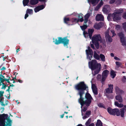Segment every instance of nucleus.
Here are the masks:
<instances>
[{
	"instance_id": "473e14b6",
	"label": "nucleus",
	"mask_w": 126,
	"mask_h": 126,
	"mask_svg": "<svg viewBox=\"0 0 126 126\" xmlns=\"http://www.w3.org/2000/svg\"><path fill=\"white\" fill-rule=\"evenodd\" d=\"M118 35L121 38V41L122 39H123L124 41H125L124 37V34L123 33H119Z\"/></svg>"
},
{
	"instance_id": "bf43d9fd",
	"label": "nucleus",
	"mask_w": 126,
	"mask_h": 126,
	"mask_svg": "<svg viewBox=\"0 0 126 126\" xmlns=\"http://www.w3.org/2000/svg\"><path fill=\"white\" fill-rule=\"evenodd\" d=\"M4 108H2L1 109V110H2V111H3L4 110Z\"/></svg>"
},
{
	"instance_id": "a211bd4d",
	"label": "nucleus",
	"mask_w": 126,
	"mask_h": 126,
	"mask_svg": "<svg viewBox=\"0 0 126 126\" xmlns=\"http://www.w3.org/2000/svg\"><path fill=\"white\" fill-rule=\"evenodd\" d=\"M92 88L94 94L96 95L97 94V89L96 86L94 84L92 85Z\"/></svg>"
},
{
	"instance_id": "412c9836",
	"label": "nucleus",
	"mask_w": 126,
	"mask_h": 126,
	"mask_svg": "<svg viewBox=\"0 0 126 126\" xmlns=\"http://www.w3.org/2000/svg\"><path fill=\"white\" fill-rule=\"evenodd\" d=\"M116 99L120 102H122L123 101L121 96L120 95H117L115 97Z\"/></svg>"
},
{
	"instance_id": "6e6d98bb",
	"label": "nucleus",
	"mask_w": 126,
	"mask_h": 126,
	"mask_svg": "<svg viewBox=\"0 0 126 126\" xmlns=\"http://www.w3.org/2000/svg\"><path fill=\"white\" fill-rule=\"evenodd\" d=\"M18 81L20 83H22V80H18Z\"/></svg>"
},
{
	"instance_id": "c85d7f7f",
	"label": "nucleus",
	"mask_w": 126,
	"mask_h": 126,
	"mask_svg": "<svg viewBox=\"0 0 126 126\" xmlns=\"http://www.w3.org/2000/svg\"><path fill=\"white\" fill-rule=\"evenodd\" d=\"M78 17L80 22H82L83 21L82 15V14H80L78 15Z\"/></svg>"
},
{
	"instance_id": "ea45409f",
	"label": "nucleus",
	"mask_w": 126,
	"mask_h": 126,
	"mask_svg": "<svg viewBox=\"0 0 126 126\" xmlns=\"http://www.w3.org/2000/svg\"><path fill=\"white\" fill-rule=\"evenodd\" d=\"M101 78V75H100L98 74L97 76V80H99Z\"/></svg>"
},
{
	"instance_id": "4be33fe9",
	"label": "nucleus",
	"mask_w": 126,
	"mask_h": 126,
	"mask_svg": "<svg viewBox=\"0 0 126 126\" xmlns=\"http://www.w3.org/2000/svg\"><path fill=\"white\" fill-rule=\"evenodd\" d=\"M94 31V30L93 29H90L88 30V34L90 39H91L92 34Z\"/></svg>"
},
{
	"instance_id": "f03ea898",
	"label": "nucleus",
	"mask_w": 126,
	"mask_h": 126,
	"mask_svg": "<svg viewBox=\"0 0 126 126\" xmlns=\"http://www.w3.org/2000/svg\"><path fill=\"white\" fill-rule=\"evenodd\" d=\"M89 67L92 71L93 74L98 73L101 68V64L98 63L95 60H93L89 63Z\"/></svg>"
},
{
	"instance_id": "423d86ee",
	"label": "nucleus",
	"mask_w": 126,
	"mask_h": 126,
	"mask_svg": "<svg viewBox=\"0 0 126 126\" xmlns=\"http://www.w3.org/2000/svg\"><path fill=\"white\" fill-rule=\"evenodd\" d=\"M92 43L94 44L96 47L98 48L99 47L98 42H103L104 41V40L102 39L101 37L99 34H95L92 37Z\"/></svg>"
},
{
	"instance_id": "6ab92c4d",
	"label": "nucleus",
	"mask_w": 126,
	"mask_h": 126,
	"mask_svg": "<svg viewBox=\"0 0 126 126\" xmlns=\"http://www.w3.org/2000/svg\"><path fill=\"white\" fill-rule=\"evenodd\" d=\"M9 79H5L4 77L1 75H0V81L2 82H4L5 80L7 81L8 82H9Z\"/></svg>"
},
{
	"instance_id": "f3484780",
	"label": "nucleus",
	"mask_w": 126,
	"mask_h": 126,
	"mask_svg": "<svg viewBox=\"0 0 126 126\" xmlns=\"http://www.w3.org/2000/svg\"><path fill=\"white\" fill-rule=\"evenodd\" d=\"M115 92L116 94L118 95H120L123 94L124 92L122 90L120 89L118 87H116L115 88Z\"/></svg>"
},
{
	"instance_id": "603ef678",
	"label": "nucleus",
	"mask_w": 126,
	"mask_h": 126,
	"mask_svg": "<svg viewBox=\"0 0 126 126\" xmlns=\"http://www.w3.org/2000/svg\"><path fill=\"white\" fill-rule=\"evenodd\" d=\"M123 17L124 18L126 19V14H125L124 15Z\"/></svg>"
},
{
	"instance_id": "e433bc0d",
	"label": "nucleus",
	"mask_w": 126,
	"mask_h": 126,
	"mask_svg": "<svg viewBox=\"0 0 126 126\" xmlns=\"http://www.w3.org/2000/svg\"><path fill=\"white\" fill-rule=\"evenodd\" d=\"M80 27H81L82 30H83L87 28V26L85 25H84L83 26H80Z\"/></svg>"
},
{
	"instance_id": "b1692460",
	"label": "nucleus",
	"mask_w": 126,
	"mask_h": 126,
	"mask_svg": "<svg viewBox=\"0 0 126 126\" xmlns=\"http://www.w3.org/2000/svg\"><path fill=\"white\" fill-rule=\"evenodd\" d=\"M109 7L108 5H105L103 9V11L105 13H107L109 11Z\"/></svg>"
},
{
	"instance_id": "c9c22d12",
	"label": "nucleus",
	"mask_w": 126,
	"mask_h": 126,
	"mask_svg": "<svg viewBox=\"0 0 126 126\" xmlns=\"http://www.w3.org/2000/svg\"><path fill=\"white\" fill-rule=\"evenodd\" d=\"M83 34L84 35V37L86 38H87L88 37V34L87 33V32L84 31L83 32Z\"/></svg>"
},
{
	"instance_id": "2f4dec72",
	"label": "nucleus",
	"mask_w": 126,
	"mask_h": 126,
	"mask_svg": "<svg viewBox=\"0 0 126 126\" xmlns=\"http://www.w3.org/2000/svg\"><path fill=\"white\" fill-rule=\"evenodd\" d=\"M100 57L102 61L104 62L105 61V57L104 55L100 54Z\"/></svg>"
},
{
	"instance_id": "5701e85b",
	"label": "nucleus",
	"mask_w": 126,
	"mask_h": 126,
	"mask_svg": "<svg viewBox=\"0 0 126 126\" xmlns=\"http://www.w3.org/2000/svg\"><path fill=\"white\" fill-rule=\"evenodd\" d=\"M110 77L112 78H114L116 76V73L114 71L111 70L110 72Z\"/></svg>"
},
{
	"instance_id": "c03bdc74",
	"label": "nucleus",
	"mask_w": 126,
	"mask_h": 126,
	"mask_svg": "<svg viewBox=\"0 0 126 126\" xmlns=\"http://www.w3.org/2000/svg\"><path fill=\"white\" fill-rule=\"evenodd\" d=\"M3 100V98H1L0 100V102L1 103H2V101ZM1 105L3 106H5V105L4 104H3L2 103L1 104Z\"/></svg>"
},
{
	"instance_id": "c756f323",
	"label": "nucleus",
	"mask_w": 126,
	"mask_h": 126,
	"mask_svg": "<svg viewBox=\"0 0 126 126\" xmlns=\"http://www.w3.org/2000/svg\"><path fill=\"white\" fill-rule=\"evenodd\" d=\"M102 124L101 121L99 120H98L96 125V126H102Z\"/></svg>"
},
{
	"instance_id": "393cba45",
	"label": "nucleus",
	"mask_w": 126,
	"mask_h": 126,
	"mask_svg": "<svg viewBox=\"0 0 126 126\" xmlns=\"http://www.w3.org/2000/svg\"><path fill=\"white\" fill-rule=\"evenodd\" d=\"M114 105L118 107L121 108L124 106L121 103H119L117 101H115L114 102Z\"/></svg>"
},
{
	"instance_id": "4468645a",
	"label": "nucleus",
	"mask_w": 126,
	"mask_h": 126,
	"mask_svg": "<svg viewBox=\"0 0 126 126\" xmlns=\"http://www.w3.org/2000/svg\"><path fill=\"white\" fill-rule=\"evenodd\" d=\"M105 37L106 41L108 42H111L112 41V39L110 36L108 32L107 31L105 33Z\"/></svg>"
},
{
	"instance_id": "7c9ffc66",
	"label": "nucleus",
	"mask_w": 126,
	"mask_h": 126,
	"mask_svg": "<svg viewBox=\"0 0 126 126\" xmlns=\"http://www.w3.org/2000/svg\"><path fill=\"white\" fill-rule=\"evenodd\" d=\"M89 2H90L93 4H95L97 3L98 2V0H88Z\"/></svg>"
},
{
	"instance_id": "a878e982",
	"label": "nucleus",
	"mask_w": 126,
	"mask_h": 126,
	"mask_svg": "<svg viewBox=\"0 0 126 126\" xmlns=\"http://www.w3.org/2000/svg\"><path fill=\"white\" fill-rule=\"evenodd\" d=\"M91 12H91L90 13H88L85 15V16L84 23H85L87 22L88 18L90 15Z\"/></svg>"
},
{
	"instance_id": "79ce46f5",
	"label": "nucleus",
	"mask_w": 126,
	"mask_h": 126,
	"mask_svg": "<svg viewBox=\"0 0 126 126\" xmlns=\"http://www.w3.org/2000/svg\"><path fill=\"white\" fill-rule=\"evenodd\" d=\"M120 26L118 25H116L115 29L117 30H118L120 28Z\"/></svg>"
},
{
	"instance_id": "6e6552de",
	"label": "nucleus",
	"mask_w": 126,
	"mask_h": 126,
	"mask_svg": "<svg viewBox=\"0 0 126 126\" xmlns=\"http://www.w3.org/2000/svg\"><path fill=\"white\" fill-rule=\"evenodd\" d=\"M120 12H118L117 13H114L111 16L114 21H116L121 19V17L120 16L119 13Z\"/></svg>"
},
{
	"instance_id": "4d7b16f0",
	"label": "nucleus",
	"mask_w": 126,
	"mask_h": 126,
	"mask_svg": "<svg viewBox=\"0 0 126 126\" xmlns=\"http://www.w3.org/2000/svg\"><path fill=\"white\" fill-rule=\"evenodd\" d=\"M110 55L112 57H113L114 56V54L113 53H111Z\"/></svg>"
},
{
	"instance_id": "5fc2aeb1",
	"label": "nucleus",
	"mask_w": 126,
	"mask_h": 126,
	"mask_svg": "<svg viewBox=\"0 0 126 126\" xmlns=\"http://www.w3.org/2000/svg\"><path fill=\"white\" fill-rule=\"evenodd\" d=\"M5 69L6 68L5 67H3L1 69V70H3Z\"/></svg>"
},
{
	"instance_id": "680f3d73",
	"label": "nucleus",
	"mask_w": 126,
	"mask_h": 126,
	"mask_svg": "<svg viewBox=\"0 0 126 126\" xmlns=\"http://www.w3.org/2000/svg\"><path fill=\"white\" fill-rule=\"evenodd\" d=\"M83 126L81 124H79L78 125V126Z\"/></svg>"
},
{
	"instance_id": "0eeeda50",
	"label": "nucleus",
	"mask_w": 126,
	"mask_h": 126,
	"mask_svg": "<svg viewBox=\"0 0 126 126\" xmlns=\"http://www.w3.org/2000/svg\"><path fill=\"white\" fill-rule=\"evenodd\" d=\"M86 52L87 56V59L89 60H91L92 58L93 53L90 47H88V49L86 50Z\"/></svg>"
},
{
	"instance_id": "bb28decb",
	"label": "nucleus",
	"mask_w": 126,
	"mask_h": 126,
	"mask_svg": "<svg viewBox=\"0 0 126 126\" xmlns=\"http://www.w3.org/2000/svg\"><path fill=\"white\" fill-rule=\"evenodd\" d=\"M38 2V0H31L30 3L31 5H34L37 4Z\"/></svg>"
},
{
	"instance_id": "4c0bfd02",
	"label": "nucleus",
	"mask_w": 126,
	"mask_h": 126,
	"mask_svg": "<svg viewBox=\"0 0 126 126\" xmlns=\"http://www.w3.org/2000/svg\"><path fill=\"white\" fill-rule=\"evenodd\" d=\"M91 119H89L86 122L85 125L87 126L91 122Z\"/></svg>"
},
{
	"instance_id": "49530a36",
	"label": "nucleus",
	"mask_w": 126,
	"mask_h": 126,
	"mask_svg": "<svg viewBox=\"0 0 126 126\" xmlns=\"http://www.w3.org/2000/svg\"><path fill=\"white\" fill-rule=\"evenodd\" d=\"M3 91H0V96H3V94L4 93Z\"/></svg>"
},
{
	"instance_id": "58836bf2",
	"label": "nucleus",
	"mask_w": 126,
	"mask_h": 126,
	"mask_svg": "<svg viewBox=\"0 0 126 126\" xmlns=\"http://www.w3.org/2000/svg\"><path fill=\"white\" fill-rule=\"evenodd\" d=\"M121 42L122 45L126 46V42L125 41H124L123 39H122L121 40Z\"/></svg>"
},
{
	"instance_id": "ddd939ff",
	"label": "nucleus",
	"mask_w": 126,
	"mask_h": 126,
	"mask_svg": "<svg viewBox=\"0 0 126 126\" xmlns=\"http://www.w3.org/2000/svg\"><path fill=\"white\" fill-rule=\"evenodd\" d=\"M33 13V11L32 9H28L26 11V14H25L24 17L25 19H26L27 18L28 16L29 15L28 14H32Z\"/></svg>"
},
{
	"instance_id": "3c124183",
	"label": "nucleus",
	"mask_w": 126,
	"mask_h": 126,
	"mask_svg": "<svg viewBox=\"0 0 126 126\" xmlns=\"http://www.w3.org/2000/svg\"><path fill=\"white\" fill-rule=\"evenodd\" d=\"M47 0H39L40 1H43L45 2L47 1Z\"/></svg>"
},
{
	"instance_id": "de8ad7c7",
	"label": "nucleus",
	"mask_w": 126,
	"mask_h": 126,
	"mask_svg": "<svg viewBox=\"0 0 126 126\" xmlns=\"http://www.w3.org/2000/svg\"><path fill=\"white\" fill-rule=\"evenodd\" d=\"M122 109H123L124 111V110L126 111V105H124V106L123 108H122Z\"/></svg>"
},
{
	"instance_id": "a19ab883",
	"label": "nucleus",
	"mask_w": 126,
	"mask_h": 126,
	"mask_svg": "<svg viewBox=\"0 0 126 126\" xmlns=\"http://www.w3.org/2000/svg\"><path fill=\"white\" fill-rule=\"evenodd\" d=\"M123 27L124 28L125 31L126 32V22L124 23L123 24Z\"/></svg>"
},
{
	"instance_id": "a18cd8bd",
	"label": "nucleus",
	"mask_w": 126,
	"mask_h": 126,
	"mask_svg": "<svg viewBox=\"0 0 126 126\" xmlns=\"http://www.w3.org/2000/svg\"><path fill=\"white\" fill-rule=\"evenodd\" d=\"M114 59L115 60H117L118 61H120V59L118 58L117 57H115L114 58Z\"/></svg>"
},
{
	"instance_id": "f8f14e48",
	"label": "nucleus",
	"mask_w": 126,
	"mask_h": 126,
	"mask_svg": "<svg viewBox=\"0 0 126 126\" xmlns=\"http://www.w3.org/2000/svg\"><path fill=\"white\" fill-rule=\"evenodd\" d=\"M45 6V5H41L37 6L34 9L35 12L37 13L39 11L43 9L44 8Z\"/></svg>"
},
{
	"instance_id": "864d4df0",
	"label": "nucleus",
	"mask_w": 126,
	"mask_h": 126,
	"mask_svg": "<svg viewBox=\"0 0 126 126\" xmlns=\"http://www.w3.org/2000/svg\"><path fill=\"white\" fill-rule=\"evenodd\" d=\"M91 46L92 48H94V47L93 45L91 43Z\"/></svg>"
},
{
	"instance_id": "774afa93",
	"label": "nucleus",
	"mask_w": 126,
	"mask_h": 126,
	"mask_svg": "<svg viewBox=\"0 0 126 126\" xmlns=\"http://www.w3.org/2000/svg\"><path fill=\"white\" fill-rule=\"evenodd\" d=\"M64 113H66V114H67L68 113V112H64Z\"/></svg>"
},
{
	"instance_id": "9d476101",
	"label": "nucleus",
	"mask_w": 126,
	"mask_h": 126,
	"mask_svg": "<svg viewBox=\"0 0 126 126\" xmlns=\"http://www.w3.org/2000/svg\"><path fill=\"white\" fill-rule=\"evenodd\" d=\"M109 74V71L107 70H104L103 72L102 75V80L104 81L106 79Z\"/></svg>"
},
{
	"instance_id": "f257e3e1",
	"label": "nucleus",
	"mask_w": 126,
	"mask_h": 126,
	"mask_svg": "<svg viewBox=\"0 0 126 126\" xmlns=\"http://www.w3.org/2000/svg\"><path fill=\"white\" fill-rule=\"evenodd\" d=\"M75 88L78 90V94L80 96L78 101L81 105L82 115L83 118L84 119L88 117L91 114L90 111H87L84 114L83 112L87 110V107L89 106L91 102L92 97L89 94L87 93L85 94V98H83V96L84 94V91L86 88V86L84 82H80L75 86Z\"/></svg>"
},
{
	"instance_id": "e2e57ef3",
	"label": "nucleus",
	"mask_w": 126,
	"mask_h": 126,
	"mask_svg": "<svg viewBox=\"0 0 126 126\" xmlns=\"http://www.w3.org/2000/svg\"><path fill=\"white\" fill-rule=\"evenodd\" d=\"M114 0H112V1H110V3H113L114 2Z\"/></svg>"
},
{
	"instance_id": "dca6fc26",
	"label": "nucleus",
	"mask_w": 126,
	"mask_h": 126,
	"mask_svg": "<svg viewBox=\"0 0 126 126\" xmlns=\"http://www.w3.org/2000/svg\"><path fill=\"white\" fill-rule=\"evenodd\" d=\"M115 92L116 94L118 95H120L123 94L124 92L122 90L120 89L118 87H116L115 88Z\"/></svg>"
},
{
	"instance_id": "052dcab7",
	"label": "nucleus",
	"mask_w": 126,
	"mask_h": 126,
	"mask_svg": "<svg viewBox=\"0 0 126 126\" xmlns=\"http://www.w3.org/2000/svg\"><path fill=\"white\" fill-rule=\"evenodd\" d=\"M20 50H19V48H18L17 50H16V51L17 52V53L18 51H19Z\"/></svg>"
},
{
	"instance_id": "39448f33",
	"label": "nucleus",
	"mask_w": 126,
	"mask_h": 126,
	"mask_svg": "<svg viewBox=\"0 0 126 126\" xmlns=\"http://www.w3.org/2000/svg\"><path fill=\"white\" fill-rule=\"evenodd\" d=\"M53 42L56 45H58L62 43H63L64 46L67 48L68 47L67 45L68 44L69 40L68 39L67 37H65L63 38L59 37L58 39L53 38Z\"/></svg>"
},
{
	"instance_id": "20e7f679",
	"label": "nucleus",
	"mask_w": 126,
	"mask_h": 126,
	"mask_svg": "<svg viewBox=\"0 0 126 126\" xmlns=\"http://www.w3.org/2000/svg\"><path fill=\"white\" fill-rule=\"evenodd\" d=\"M7 116V114H4L0 115V126H11L10 120L7 119V121H5Z\"/></svg>"
},
{
	"instance_id": "2eb2a0df",
	"label": "nucleus",
	"mask_w": 126,
	"mask_h": 126,
	"mask_svg": "<svg viewBox=\"0 0 126 126\" xmlns=\"http://www.w3.org/2000/svg\"><path fill=\"white\" fill-rule=\"evenodd\" d=\"M104 25V24L103 23L95 24L94 26V27L95 29L98 30L103 26Z\"/></svg>"
},
{
	"instance_id": "0e129e2a",
	"label": "nucleus",
	"mask_w": 126,
	"mask_h": 126,
	"mask_svg": "<svg viewBox=\"0 0 126 126\" xmlns=\"http://www.w3.org/2000/svg\"><path fill=\"white\" fill-rule=\"evenodd\" d=\"M16 102L17 103V104H19V102H18V100L16 101Z\"/></svg>"
},
{
	"instance_id": "7ed1b4c3",
	"label": "nucleus",
	"mask_w": 126,
	"mask_h": 126,
	"mask_svg": "<svg viewBox=\"0 0 126 126\" xmlns=\"http://www.w3.org/2000/svg\"><path fill=\"white\" fill-rule=\"evenodd\" d=\"M107 110L108 112L110 114L114 115H116L117 116H121L122 117H124L125 111H124L123 109H121L120 110L118 109H112L111 108H109Z\"/></svg>"
},
{
	"instance_id": "aec40b11",
	"label": "nucleus",
	"mask_w": 126,
	"mask_h": 126,
	"mask_svg": "<svg viewBox=\"0 0 126 126\" xmlns=\"http://www.w3.org/2000/svg\"><path fill=\"white\" fill-rule=\"evenodd\" d=\"M97 20H102L103 19V16L101 14H98L96 16Z\"/></svg>"
},
{
	"instance_id": "338daca9",
	"label": "nucleus",
	"mask_w": 126,
	"mask_h": 126,
	"mask_svg": "<svg viewBox=\"0 0 126 126\" xmlns=\"http://www.w3.org/2000/svg\"><path fill=\"white\" fill-rule=\"evenodd\" d=\"M104 66L105 67H106L107 66V65H104Z\"/></svg>"
},
{
	"instance_id": "37998d69",
	"label": "nucleus",
	"mask_w": 126,
	"mask_h": 126,
	"mask_svg": "<svg viewBox=\"0 0 126 126\" xmlns=\"http://www.w3.org/2000/svg\"><path fill=\"white\" fill-rule=\"evenodd\" d=\"M111 32L113 34V35L112 36V37H113L115 35V34L114 33V31L112 30H111Z\"/></svg>"
},
{
	"instance_id": "13d9d810",
	"label": "nucleus",
	"mask_w": 126,
	"mask_h": 126,
	"mask_svg": "<svg viewBox=\"0 0 126 126\" xmlns=\"http://www.w3.org/2000/svg\"><path fill=\"white\" fill-rule=\"evenodd\" d=\"M64 114H63V115H61V118H63V116H64Z\"/></svg>"
},
{
	"instance_id": "09e8293b",
	"label": "nucleus",
	"mask_w": 126,
	"mask_h": 126,
	"mask_svg": "<svg viewBox=\"0 0 126 126\" xmlns=\"http://www.w3.org/2000/svg\"><path fill=\"white\" fill-rule=\"evenodd\" d=\"M88 126H94V125L93 123H92L89 125Z\"/></svg>"
},
{
	"instance_id": "9b49d317",
	"label": "nucleus",
	"mask_w": 126,
	"mask_h": 126,
	"mask_svg": "<svg viewBox=\"0 0 126 126\" xmlns=\"http://www.w3.org/2000/svg\"><path fill=\"white\" fill-rule=\"evenodd\" d=\"M109 87L105 90V92L106 93L109 94L112 93L113 89V85L112 84L109 85Z\"/></svg>"
},
{
	"instance_id": "8fccbe9b",
	"label": "nucleus",
	"mask_w": 126,
	"mask_h": 126,
	"mask_svg": "<svg viewBox=\"0 0 126 126\" xmlns=\"http://www.w3.org/2000/svg\"><path fill=\"white\" fill-rule=\"evenodd\" d=\"M6 86L5 85H3L2 87L1 88L2 89H5L6 87Z\"/></svg>"
},
{
	"instance_id": "72a5a7b5",
	"label": "nucleus",
	"mask_w": 126,
	"mask_h": 126,
	"mask_svg": "<svg viewBox=\"0 0 126 126\" xmlns=\"http://www.w3.org/2000/svg\"><path fill=\"white\" fill-rule=\"evenodd\" d=\"M29 1V0H23V4L25 6L27 5Z\"/></svg>"
},
{
	"instance_id": "f704fd0d",
	"label": "nucleus",
	"mask_w": 126,
	"mask_h": 126,
	"mask_svg": "<svg viewBox=\"0 0 126 126\" xmlns=\"http://www.w3.org/2000/svg\"><path fill=\"white\" fill-rule=\"evenodd\" d=\"M115 63L116 65V68H118L120 67L121 66V64L120 63L118 62H115Z\"/></svg>"
},
{
	"instance_id": "69168bd1",
	"label": "nucleus",
	"mask_w": 126,
	"mask_h": 126,
	"mask_svg": "<svg viewBox=\"0 0 126 126\" xmlns=\"http://www.w3.org/2000/svg\"><path fill=\"white\" fill-rule=\"evenodd\" d=\"M9 88L8 89H7V90H6V91H9Z\"/></svg>"
},
{
	"instance_id": "1a4fd4ad",
	"label": "nucleus",
	"mask_w": 126,
	"mask_h": 126,
	"mask_svg": "<svg viewBox=\"0 0 126 126\" xmlns=\"http://www.w3.org/2000/svg\"><path fill=\"white\" fill-rule=\"evenodd\" d=\"M64 22L67 24H68V23H69L71 22L76 23L78 22L79 21V20L75 18L73 19L71 21H70L69 20V18L66 17H64Z\"/></svg>"
},
{
	"instance_id": "cd10ccee",
	"label": "nucleus",
	"mask_w": 126,
	"mask_h": 126,
	"mask_svg": "<svg viewBox=\"0 0 126 126\" xmlns=\"http://www.w3.org/2000/svg\"><path fill=\"white\" fill-rule=\"evenodd\" d=\"M94 58L97 60L99 59V55L97 54L96 52L94 51Z\"/></svg>"
}]
</instances>
